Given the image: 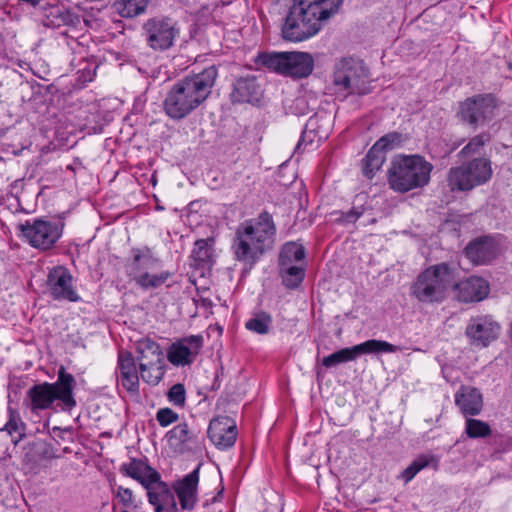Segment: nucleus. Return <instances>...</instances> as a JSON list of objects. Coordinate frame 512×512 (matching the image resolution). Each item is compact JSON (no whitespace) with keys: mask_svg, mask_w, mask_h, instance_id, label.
I'll return each instance as SVG.
<instances>
[{"mask_svg":"<svg viewBox=\"0 0 512 512\" xmlns=\"http://www.w3.org/2000/svg\"><path fill=\"white\" fill-rule=\"evenodd\" d=\"M216 77V68L210 66L198 74L177 81L163 102L166 115L173 120H181L191 114L208 98Z\"/></svg>","mask_w":512,"mask_h":512,"instance_id":"obj_1","label":"nucleus"},{"mask_svg":"<svg viewBox=\"0 0 512 512\" xmlns=\"http://www.w3.org/2000/svg\"><path fill=\"white\" fill-rule=\"evenodd\" d=\"M342 0H297L282 25L285 40L302 42L321 30V22L335 14Z\"/></svg>","mask_w":512,"mask_h":512,"instance_id":"obj_2","label":"nucleus"},{"mask_svg":"<svg viewBox=\"0 0 512 512\" xmlns=\"http://www.w3.org/2000/svg\"><path fill=\"white\" fill-rule=\"evenodd\" d=\"M275 232L273 220L267 213L241 223L232 243L236 260L254 265L272 247Z\"/></svg>","mask_w":512,"mask_h":512,"instance_id":"obj_3","label":"nucleus"},{"mask_svg":"<svg viewBox=\"0 0 512 512\" xmlns=\"http://www.w3.org/2000/svg\"><path fill=\"white\" fill-rule=\"evenodd\" d=\"M433 165L421 155H397L388 170V183L392 190L406 193L427 186Z\"/></svg>","mask_w":512,"mask_h":512,"instance_id":"obj_4","label":"nucleus"},{"mask_svg":"<svg viewBox=\"0 0 512 512\" xmlns=\"http://www.w3.org/2000/svg\"><path fill=\"white\" fill-rule=\"evenodd\" d=\"M454 282L453 271L447 264L429 266L410 286V295L424 304L441 303L447 299Z\"/></svg>","mask_w":512,"mask_h":512,"instance_id":"obj_5","label":"nucleus"},{"mask_svg":"<svg viewBox=\"0 0 512 512\" xmlns=\"http://www.w3.org/2000/svg\"><path fill=\"white\" fill-rule=\"evenodd\" d=\"M75 386L74 377L67 373L64 367L58 372L57 381L54 383H42L28 390V397L32 410H45L52 407L56 401L62 410H71L76 406L73 396Z\"/></svg>","mask_w":512,"mask_h":512,"instance_id":"obj_6","label":"nucleus"},{"mask_svg":"<svg viewBox=\"0 0 512 512\" xmlns=\"http://www.w3.org/2000/svg\"><path fill=\"white\" fill-rule=\"evenodd\" d=\"M493 177L492 161L489 157L461 159V164L447 172V185L452 192H470L487 184Z\"/></svg>","mask_w":512,"mask_h":512,"instance_id":"obj_7","label":"nucleus"},{"mask_svg":"<svg viewBox=\"0 0 512 512\" xmlns=\"http://www.w3.org/2000/svg\"><path fill=\"white\" fill-rule=\"evenodd\" d=\"M257 63L278 74L292 78L309 76L314 68V59L307 52L262 53Z\"/></svg>","mask_w":512,"mask_h":512,"instance_id":"obj_8","label":"nucleus"},{"mask_svg":"<svg viewBox=\"0 0 512 512\" xmlns=\"http://www.w3.org/2000/svg\"><path fill=\"white\" fill-rule=\"evenodd\" d=\"M136 353L142 380L150 385H157L166 372L161 346L150 338H143L137 342Z\"/></svg>","mask_w":512,"mask_h":512,"instance_id":"obj_9","label":"nucleus"},{"mask_svg":"<svg viewBox=\"0 0 512 512\" xmlns=\"http://www.w3.org/2000/svg\"><path fill=\"white\" fill-rule=\"evenodd\" d=\"M21 237L35 249L47 251L55 246L62 237L64 223L61 221H50L36 219L26 221L19 226Z\"/></svg>","mask_w":512,"mask_h":512,"instance_id":"obj_10","label":"nucleus"},{"mask_svg":"<svg viewBox=\"0 0 512 512\" xmlns=\"http://www.w3.org/2000/svg\"><path fill=\"white\" fill-rule=\"evenodd\" d=\"M496 110V101L491 95H479L461 102L457 116L477 127L490 124L496 117Z\"/></svg>","mask_w":512,"mask_h":512,"instance_id":"obj_11","label":"nucleus"},{"mask_svg":"<svg viewBox=\"0 0 512 512\" xmlns=\"http://www.w3.org/2000/svg\"><path fill=\"white\" fill-rule=\"evenodd\" d=\"M143 28L147 43L153 50L170 48L179 34V29L170 19L153 18Z\"/></svg>","mask_w":512,"mask_h":512,"instance_id":"obj_12","label":"nucleus"},{"mask_svg":"<svg viewBox=\"0 0 512 512\" xmlns=\"http://www.w3.org/2000/svg\"><path fill=\"white\" fill-rule=\"evenodd\" d=\"M203 346V337L191 335L173 342L167 349L168 361L177 367L192 364Z\"/></svg>","mask_w":512,"mask_h":512,"instance_id":"obj_13","label":"nucleus"},{"mask_svg":"<svg viewBox=\"0 0 512 512\" xmlns=\"http://www.w3.org/2000/svg\"><path fill=\"white\" fill-rule=\"evenodd\" d=\"M365 76L362 63L352 58H343L335 66L334 84L341 91H353Z\"/></svg>","mask_w":512,"mask_h":512,"instance_id":"obj_14","label":"nucleus"},{"mask_svg":"<svg viewBox=\"0 0 512 512\" xmlns=\"http://www.w3.org/2000/svg\"><path fill=\"white\" fill-rule=\"evenodd\" d=\"M47 285L49 293L54 299H64L71 302L79 300V296L72 286V276L62 266L55 267L50 271Z\"/></svg>","mask_w":512,"mask_h":512,"instance_id":"obj_15","label":"nucleus"},{"mask_svg":"<svg viewBox=\"0 0 512 512\" xmlns=\"http://www.w3.org/2000/svg\"><path fill=\"white\" fill-rule=\"evenodd\" d=\"M500 332L497 322L488 316L472 319L466 328V335L475 346L486 347L494 341Z\"/></svg>","mask_w":512,"mask_h":512,"instance_id":"obj_16","label":"nucleus"},{"mask_svg":"<svg viewBox=\"0 0 512 512\" xmlns=\"http://www.w3.org/2000/svg\"><path fill=\"white\" fill-rule=\"evenodd\" d=\"M454 297L462 302H479L485 299L490 291L488 282L477 276L469 277L452 284Z\"/></svg>","mask_w":512,"mask_h":512,"instance_id":"obj_17","label":"nucleus"},{"mask_svg":"<svg viewBox=\"0 0 512 512\" xmlns=\"http://www.w3.org/2000/svg\"><path fill=\"white\" fill-rule=\"evenodd\" d=\"M199 467L176 480L172 489L177 495L182 509L191 510L198 502Z\"/></svg>","mask_w":512,"mask_h":512,"instance_id":"obj_18","label":"nucleus"},{"mask_svg":"<svg viewBox=\"0 0 512 512\" xmlns=\"http://www.w3.org/2000/svg\"><path fill=\"white\" fill-rule=\"evenodd\" d=\"M208 435L213 444L218 448H229L236 441V423L227 416L214 418L210 422Z\"/></svg>","mask_w":512,"mask_h":512,"instance_id":"obj_19","label":"nucleus"},{"mask_svg":"<svg viewBox=\"0 0 512 512\" xmlns=\"http://www.w3.org/2000/svg\"><path fill=\"white\" fill-rule=\"evenodd\" d=\"M465 252L474 264H486L499 254L500 244L493 237H483L471 242Z\"/></svg>","mask_w":512,"mask_h":512,"instance_id":"obj_20","label":"nucleus"},{"mask_svg":"<svg viewBox=\"0 0 512 512\" xmlns=\"http://www.w3.org/2000/svg\"><path fill=\"white\" fill-rule=\"evenodd\" d=\"M151 261L148 251H135L133 254V263L131 264V274L134 276L137 284H139L143 288H156L164 283L167 278V273L160 274H149L142 273L139 274L140 266H146Z\"/></svg>","mask_w":512,"mask_h":512,"instance_id":"obj_21","label":"nucleus"},{"mask_svg":"<svg viewBox=\"0 0 512 512\" xmlns=\"http://www.w3.org/2000/svg\"><path fill=\"white\" fill-rule=\"evenodd\" d=\"M121 472L149 488L159 480L158 473L141 460L132 459L122 464Z\"/></svg>","mask_w":512,"mask_h":512,"instance_id":"obj_22","label":"nucleus"},{"mask_svg":"<svg viewBox=\"0 0 512 512\" xmlns=\"http://www.w3.org/2000/svg\"><path fill=\"white\" fill-rule=\"evenodd\" d=\"M119 381L129 392H137L139 389V375L134 358L126 352L119 354Z\"/></svg>","mask_w":512,"mask_h":512,"instance_id":"obj_23","label":"nucleus"},{"mask_svg":"<svg viewBox=\"0 0 512 512\" xmlns=\"http://www.w3.org/2000/svg\"><path fill=\"white\" fill-rule=\"evenodd\" d=\"M455 403L464 415H477L481 412V393L473 387H462L455 395Z\"/></svg>","mask_w":512,"mask_h":512,"instance_id":"obj_24","label":"nucleus"},{"mask_svg":"<svg viewBox=\"0 0 512 512\" xmlns=\"http://www.w3.org/2000/svg\"><path fill=\"white\" fill-rule=\"evenodd\" d=\"M490 142V135L481 133L472 137L468 143L459 151L458 157L460 159H471L478 157H486L483 155L485 146Z\"/></svg>","mask_w":512,"mask_h":512,"instance_id":"obj_25","label":"nucleus"},{"mask_svg":"<svg viewBox=\"0 0 512 512\" xmlns=\"http://www.w3.org/2000/svg\"><path fill=\"white\" fill-rule=\"evenodd\" d=\"M284 259V265H280L283 282L287 287H296L304 278L305 262L289 265L288 256Z\"/></svg>","mask_w":512,"mask_h":512,"instance_id":"obj_26","label":"nucleus"},{"mask_svg":"<svg viewBox=\"0 0 512 512\" xmlns=\"http://www.w3.org/2000/svg\"><path fill=\"white\" fill-rule=\"evenodd\" d=\"M357 357L360 354L395 353L399 348L387 341L371 339L354 346Z\"/></svg>","mask_w":512,"mask_h":512,"instance_id":"obj_27","label":"nucleus"},{"mask_svg":"<svg viewBox=\"0 0 512 512\" xmlns=\"http://www.w3.org/2000/svg\"><path fill=\"white\" fill-rule=\"evenodd\" d=\"M149 0H116L115 9L121 17L133 18L143 14Z\"/></svg>","mask_w":512,"mask_h":512,"instance_id":"obj_28","label":"nucleus"},{"mask_svg":"<svg viewBox=\"0 0 512 512\" xmlns=\"http://www.w3.org/2000/svg\"><path fill=\"white\" fill-rule=\"evenodd\" d=\"M214 239H200L194 244L192 258L198 265H208L214 258Z\"/></svg>","mask_w":512,"mask_h":512,"instance_id":"obj_29","label":"nucleus"},{"mask_svg":"<svg viewBox=\"0 0 512 512\" xmlns=\"http://www.w3.org/2000/svg\"><path fill=\"white\" fill-rule=\"evenodd\" d=\"M385 159L386 156L383 152L373 145L363 160V174L367 178L372 179L376 172L381 169Z\"/></svg>","mask_w":512,"mask_h":512,"instance_id":"obj_30","label":"nucleus"},{"mask_svg":"<svg viewBox=\"0 0 512 512\" xmlns=\"http://www.w3.org/2000/svg\"><path fill=\"white\" fill-rule=\"evenodd\" d=\"M288 256L289 265L305 262V250L302 244L289 242L283 245L280 253V265H284V256Z\"/></svg>","mask_w":512,"mask_h":512,"instance_id":"obj_31","label":"nucleus"},{"mask_svg":"<svg viewBox=\"0 0 512 512\" xmlns=\"http://www.w3.org/2000/svg\"><path fill=\"white\" fill-rule=\"evenodd\" d=\"M432 463H437L434 456L420 455L402 472L401 478L407 483L411 481L417 473Z\"/></svg>","mask_w":512,"mask_h":512,"instance_id":"obj_32","label":"nucleus"},{"mask_svg":"<svg viewBox=\"0 0 512 512\" xmlns=\"http://www.w3.org/2000/svg\"><path fill=\"white\" fill-rule=\"evenodd\" d=\"M357 358L356 351L354 350V346L350 348H343L337 352L326 356L322 360V365L326 368H331L337 366L341 363L353 361Z\"/></svg>","mask_w":512,"mask_h":512,"instance_id":"obj_33","label":"nucleus"},{"mask_svg":"<svg viewBox=\"0 0 512 512\" xmlns=\"http://www.w3.org/2000/svg\"><path fill=\"white\" fill-rule=\"evenodd\" d=\"M3 430L13 437L15 443L22 438L24 434V423L18 412L9 409V419Z\"/></svg>","mask_w":512,"mask_h":512,"instance_id":"obj_34","label":"nucleus"},{"mask_svg":"<svg viewBox=\"0 0 512 512\" xmlns=\"http://www.w3.org/2000/svg\"><path fill=\"white\" fill-rule=\"evenodd\" d=\"M465 432L470 438H484L490 435L491 429L484 421L468 418L465 423Z\"/></svg>","mask_w":512,"mask_h":512,"instance_id":"obj_35","label":"nucleus"},{"mask_svg":"<svg viewBox=\"0 0 512 512\" xmlns=\"http://www.w3.org/2000/svg\"><path fill=\"white\" fill-rule=\"evenodd\" d=\"M271 317L265 313L255 315L245 323V327L257 334L268 333L271 326Z\"/></svg>","mask_w":512,"mask_h":512,"instance_id":"obj_36","label":"nucleus"},{"mask_svg":"<svg viewBox=\"0 0 512 512\" xmlns=\"http://www.w3.org/2000/svg\"><path fill=\"white\" fill-rule=\"evenodd\" d=\"M402 142V136L399 133L393 132L381 137L374 146L377 147L384 155L389 150L399 146Z\"/></svg>","mask_w":512,"mask_h":512,"instance_id":"obj_37","label":"nucleus"},{"mask_svg":"<svg viewBox=\"0 0 512 512\" xmlns=\"http://www.w3.org/2000/svg\"><path fill=\"white\" fill-rule=\"evenodd\" d=\"M255 81L253 79H240L235 85V91L239 93L241 100L252 101L254 98Z\"/></svg>","mask_w":512,"mask_h":512,"instance_id":"obj_38","label":"nucleus"},{"mask_svg":"<svg viewBox=\"0 0 512 512\" xmlns=\"http://www.w3.org/2000/svg\"><path fill=\"white\" fill-rule=\"evenodd\" d=\"M115 496L123 506L127 508L137 507L135 496L129 488H124L122 486L117 487Z\"/></svg>","mask_w":512,"mask_h":512,"instance_id":"obj_39","label":"nucleus"},{"mask_svg":"<svg viewBox=\"0 0 512 512\" xmlns=\"http://www.w3.org/2000/svg\"><path fill=\"white\" fill-rule=\"evenodd\" d=\"M168 400L175 406H183L186 400L184 386L182 384L173 385L168 392Z\"/></svg>","mask_w":512,"mask_h":512,"instance_id":"obj_40","label":"nucleus"},{"mask_svg":"<svg viewBox=\"0 0 512 512\" xmlns=\"http://www.w3.org/2000/svg\"><path fill=\"white\" fill-rule=\"evenodd\" d=\"M156 419L162 427H167L178 420V415L169 408H162L158 410Z\"/></svg>","mask_w":512,"mask_h":512,"instance_id":"obj_41","label":"nucleus"},{"mask_svg":"<svg viewBox=\"0 0 512 512\" xmlns=\"http://www.w3.org/2000/svg\"><path fill=\"white\" fill-rule=\"evenodd\" d=\"M151 502L155 506V512H177V504L174 498L170 495H166L158 503L153 501Z\"/></svg>","mask_w":512,"mask_h":512,"instance_id":"obj_42","label":"nucleus"},{"mask_svg":"<svg viewBox=\"0 0 512 512\" xmlns=\"http://www.w3.org/2000/svg\"><path fill=\"white\" fill-rule=\"evenodd\" d=\"M172 433L176 438L180 441H185L188 436V426L187 424H179L175 426L172 430Z\"/></svg>","mask_w":512,"mask_h":512,"instance_id":"obj_43","label":"nucleus"},{"mask_svg":"<svg viewBox=\"0 0 512 512\" xmlns=\"http://www.w3.org/2000/svg\"><path fill=\"white\" fill-rule=\"evenodd\" d=\"M315 123H316V119L315 118H310L309 122H308V126L312 127V126H314Z\"/></svg>","mask_w":512,"mask_h":512,"instance_id":"obj_44","label":"nucleus"},{"mask_svg":"<svg viewBox=\"0 0 512 512\" xmlns=\"http://www.w3.org/2000/svg\"><path fill=\"white\" fill-rule=\"evenodd\" d=\"M358 217H359V214H357V215H352V216H351V215H349V216H348V218H349V219H348V221L356 220Z\"/></svg>","mask_w":512,"mask_h":512,"instance_id":"obj_45","label":"nucleus"}]
</instances>
